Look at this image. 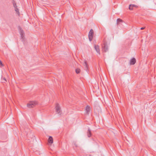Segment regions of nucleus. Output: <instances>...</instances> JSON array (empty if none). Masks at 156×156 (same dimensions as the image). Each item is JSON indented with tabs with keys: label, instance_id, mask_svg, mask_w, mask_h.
<instances>
[{
	"label": "nucleus",
	"instance_id": "nucleus-9",
	"mask_svg": "<svg viewBox=\"0 0 156 156\" xmlns=\"http://www.w3.org/2000/svg\"><path fill=\"white\" fill-rule=\"evenodd\" d=\"M94 48H95V50H96L97 52L99 53V54H100V49H99V46L98 45H94Z\"/></svg>",
	"mask_w": 156,
	"mask_h": 156
},
{
	"label": "nucleus",
	"instance_id": "nucleus-8",
	"mask_svg": "<svg viewBox=\"0 0 156 156\" xmlns=\"http://www.w3.org/2000/svg\"><path fill=\"white\" fill-rule=\"evenodd\" d=\"M83 66L84 67L85 70H86V71L87 72L88 70V65L86 61H84Z\"/></svg>",
	"mask_w": 156,
	"mask_h": 156
},
{
	"label": "nucleus",
	"instance_id": "nucleus-15",
	"mask_svg": "<svg viewBox=\"0 0 156 156\" xmlns=\"http://www.w3.org/2000/svg\"><path fill=\"white\" fill-rule=\"evenodd\" d=\"M15 10L16 11V12H17V14L18 15H19L20 13L19 12L18 9L17 7H16V8H15Z\"/></svg>",
	"mask_w": 156,
	"mask_h": 156
},
{
	"label": "nucleus",
	"instance_id": "nucleus-5",
	"mask_svg": "<svg viewBox=\"0 0 156 156\" xmlns=\"http://www.w3.org/2000/svg\"><path fill=\"white\" fill-rule=\"evenodd\" d=\"M36 102L31 101L27 104V107L32 108L34 107L37 104Z\"/></svg>",
	"mask_w": 156,
	"mask_h": 156
},
{
	"label": "nucleus",
	"instance_id": "nucleus-6",
	"mask_svg": "<svg viewBox=\"0 0 156 156\" xmlns=\"http://www.w3.org/2000/svg\"><path fill=\"white\" fill-rule=\"evenodd\" d=\"M102 50L106 52L108 51V46L106 44L104 43L102 46Z\"/></svg>",
	"mask_w": 156,
	"mask_h": 156
},
{
	"label": "nucleus",
	"instance_id": "nucleus-14",
	"mask_svg": "<svg viewBox=\"0 0 156 156\" xmlns=\"http://www.w3.org/2000/svg\"><path fill=\"white\" fill-rule=\"evenodd\" d=\"M12 1H13L12 3H13V5L14 8H15L17 7V6L16 5V3L15 1L14 0H12Z\"/></svg>",
	"mask_w": 156,
	"mask_h": 156
},
{
	"label": "nucleus",
	"instance_id": "nucleus-19",
	"mask_svg": "<svg viewBox=\"0 0 156 156\" xmlns=\"http://www.w3.org/2000/svg\"><path fill=\"white\" fill-rule=\"evenodd\" d=\"M145 27H143L140 28V29H145Z\"/></svg>",
	"mask_w": 156,
	"mask_h": 156
},
{
	"label": "nucleus",
	"instance_id": "nucleus-12",
	"mask_svg": "<svg viewBox=\"0 0 156 156\" xmlns=\"http://www.w3.org/2000/svg\"><path fill=\"white\" fill-rule=\"evenodd\" d=\"M87 135L88 137H90L91 135V130L90 128H89L87 132Z\"/></svg>",
	"mask_w": 156,
	"mask_h": 156
},
{
	"label": "nucleus",
	"instance_id": "nucleus-11",
	"mask_svg": "<svg viewBox=\"0 0 156 156\" xmlns=\"http://www.w3.org/2000/svg\"><path fill=\"white\" fill-rule=\"evenodd\" d=\"M131 7H132V8H137L138 6L135 5H130L129 6V9L130 10H132L133 9L132 8H131Z\"/></svg>",
	"mask_w": 156,
	"mask_h": 156
},
{
	"label": "nucleus",
	"instance_id": "nucleus-13",
	"mask_svg": "<svg viewBox=\"0 0 156 156\" xmlns=\"http://www.w3.org/2000/svg\"><path fill=\"white\" fill-rule=\"evenodd\" d=\"M90 106L88 105H87L86 107V112L87 114H88V112L90 111Z\"/></svg>",
	"mask_w": 156,
	"mask_h": 156
},
{
	"label": "nucleus",
	"instance_id": "nucleus-16",
	"mask_svg": "<svg viewBox=\"0 0 156 156\" xmlns=\"http://www.w3.org/2000/svg\"><path fill=\"white\" fill-rule=\"evenodd\" d=\"M76 73H79L80 72V69H79L77 68L76 69Z\"/></svg>",
	"mask_w": 156,
	"mask_h": 156
},
{
	"label": "nucleus",
	"instance_id": "nucleus-3",
	"mask_svg": "<svg viewBox=\"0 0 156 156\" xmlns=\"http://www.w3.org/2000/svg\"><path fill=\"white\" fill-rule=\"evenodd\" d=\"M117 24L118 25L121 26V25L124 26L126 24V23L122 19L118 18L117 20Z\"/></svg>",
	"mask_w": 156,
	"mask_h": 156
},
{
	"label": "nucleus",
	"instance_id": "nucleus-10",
	"mask_svg": "<svg viewBox=\"0 0 156 156\" xmlns=\"http://www.w3.org/2000/svg\"><path fill=\"white\" fill-rule=\"evenodd\" d=\"M48 141V143L50 144H52L53 143V139L52 137L49 136Z\"/></svg>",
	"mask_w": 156,
	"mask_h": 156
},
{
	"label": "nucleus",
	"instance_id": "nucleus-17",
	"mask_svg": "<svg viewBox=\"0 0 156 156\" xmlns=\"http://www.w3.org/2000/svg\"><path fill=\"white\" fill-rule=\"evenodd\" d=\"M3 65L1 62V61L0 60V67H2L3 66Z\"/></svg>",
	"mask_w": 156,
	"mask_h": 156
},
{
	"label": "nucleus",
	"instance_id": "nucleus-1",
	"mask_svg": "<svg viewBox=\"0 0 156 156\" xmlns=\"http://www.w3.org/2000/svg\"><path fill=\"white\" fill-rule=\"evenodd\" d=\"M19 33L20 35V38L22 41H25V33L23 30H20Z\"/></svg>",
	"mask_w": 156,
	"mask_h": 156
},
{
	"label": "nucleus",
	"instance_id": "nucleus-18",
	"mask_svg": "<svg viewBox=\"0 0 156 156\" xmlns=\"http://www.w3.org/2000/svg\"><path fill=\"white\" fill-rule=\"evenodd\" d=\"M74 145H75V146L76 147H77V144H76V142H74Z\"/></svg>",
	"mask_w": 156,
	"mask_h": 156
},
{
	"label": "nucleus",
	"instance_id": "nucleus-20",
	"mask_svg": "<svg viewBox=\"0 0 156 156\" xmlns=\"http://www.w3.org/2000/svg\"><path fill=\"white\" fill-rule=\"evenodd\" d=\"M3 80H5V81H6V80L5 78H3Z\"/></svg>",
	"mask_w": 156,
	"mask_h": 156
},
{
	"label": "nucleus",
	"instance_id": "nucleus-7",
	"mask_svg": "<svg viewBox=\"0 0 156 156\" xmlns=\"http://www.w3.org/2000/svg\"><path fill=\"white\" fill-rule=\"evenodd\" d=\"M136 62V60L135 58H133L130 60V65H134Z\"/></svg>",
	"mask_w": 156,
	"mask_h": 156
},
{
	"label": "nucleus",
	"instance_id": "nucleus-2",
	"mask_svg": "<svg viewBox=\"0 0 156 156\" xmlns=\"http://www.w3.org/2000/svg\"><path fill=\"white\" fill-rule=\"evenodd\" d=\"M55 108L56 113L58 114L59 115H61L62 114V111L61 110L60 107L58 104H56Z\"/></svg>",
	"mask_w": 156,
	"mask_h": 156
},
{
	"label": "nucleus",
	"instance_id": "nucleus-4",
	"mask_svg": "<svg viewBox=\"0 0 156 156\" xmlns=\"http://www.w3.org/2000/svg\"><path fill=\"white\" fill-rule=\"evenodd\" d=\"M93 30H90L88 34V37L90 41H91L94 36Z\"/></svg>",
	"mask_w": 156,
	"mask_h": 156
}]
</instances>
